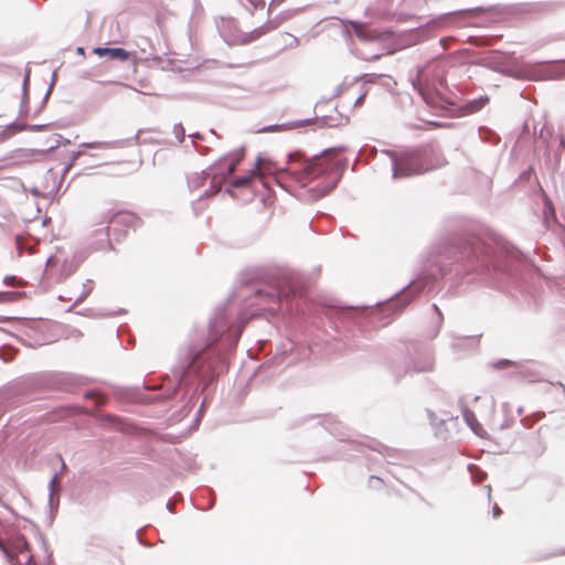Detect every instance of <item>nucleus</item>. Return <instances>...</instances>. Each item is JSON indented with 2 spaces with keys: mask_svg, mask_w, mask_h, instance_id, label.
Returning <instances> with one entry per match:
<instances>
[{
  "mask_svg": "<svg viewBox=\"0 0 565 565\" xmlns=\"http://www.w3.org/2000/svg\"><path fill=\"white\" fill-rule=\"evenodd\" d=\"M309 282L302 273L281 265L254 269L247 282L238 290L245 310L234 306L228 297L216 305L205 326H194L184 342L179 347L172 367L175 379L157 392L145 394L139 387L114 386V396L121 402H138L158 405L156 416L173 411L171 418L183 419L194 407L195 399H203L194 418L198 426L211 395L222 374L230 367L237 344L247 322L256 317L279 313L299 315L312 318L317 323H326L335 333L362 329L364 320L375 317L388 318L398 313L423 292V270L394 295L374 305L344 307L339 302L308 297Z\"/></svg>",
  "mask_w": 565,
  "mask_h": 565,
  "instance_id": "1",
  "label": "nucleus"
},
{
  "mask_svg": "<svg viewBox=\"0 0 565 565\" xmlns=\"http://www.w3.org/2000/svg\"><path fill=\"white\" fill-rule=\"evenodd\" d=\"M345 149V146L331 147L311 156L298 149L286 154L285 166H278L269 158L258 154L249 172L233 179L225 193L232 195V188H244L253 178L266 173L280 189L298 200L317 201L332 192L341 181L348 168V159L333 153L343 152Z\"/></svg>",
  "mask_w": 565,
  "mask_h": 565,
  "instance_id": "2",
  "label": "nucleus"
},
{
  "mask_svg": "<svg viewBox=\"0 0 565 565\" xmlns=\"http://www.w3.org/2000/svg\"><path fill=\"white\" fill-rule=\"evenodd\" d=\"M459 65H461L460 58L455 54H448L430 60L418 70V83L414 84V88L427 105L443 106L448 97L438 89V86L448 90L447 76L452 75Z\"/></svg>",
  "mask_w": 565,
  "mask_h": 565,
  "instance_id": "3",
  "label": "nucleus"
},
{
  "mask_svg": "<svg viewBox=\"0 0 565 565\" xmlns=\"http://www.w3.org/2000/svg\"><path fill=\"white\" fill-rule=\"evenodd\" d=\"M381 152L390 158L394 180L419 175L438 166L434 159L435 150L430 145L418 146L399 153L391 149H383Z\"/></svg>",
  "mask_w": 565,
  "mask_h": 565,
  "instance_id": "4",
  "label": "nucleus"
},
{
  "mask_svg": "<svg viewBox=\"0 0 565 565\" xmlns=\"http://www.w3.org/2000/svg\"><path fill=\"white\" fill-rule=\"evenodd\" d=\"M319 424L322 425L323 428L327 431H329L332 436L338 438L334 451L323 457V459L326 460H348L355 454H363L365 448H370L374 451L382 454L386 458L387 462L391 465H395L396 461L403 457L402 450L391 448L376 440H373L370 445L366 446L363 443L353 439H344L343 437L340 436V434H338L337 424L332 420L330 416L322 417V420Z\"/></svg>",
  "mask_w": 565,
  "mask_h": 565,
  "instance_id": "5",
  "label": "nucleus"
},
{
  "mask_svg": "<svg viewBox=\"0 0 565 565\" xmlns=\"http://www.w3.org/2000/svg\"><path fill=\"white\" fill-rule=\"evenodd\" d=\"M245 158V146L239 147L236 150L230 151L222 158L214 161L209 166L212 172V180L210 186L201 194L194 202H192V209L195 215L202 213L205 209L203 198H211L217 194L223 184L226 183L231 174L235 171L236 167Z\"/></svg>",
  "mask_w": 565,
  "mask_h": 565,
  "instance_id": "6",
  "label": "nucleus"
},
{
  "mask_svg": "<svg viewBox=\"0 0 565 565\" xmlns=\"http://www.w3.org/2000/svg\"><path fill=\"white\" fill-rule=\"evenodd\" d=\"M329 100L322 98L318 100L315 105L313 111L316 116L312 118H306L295 121L285 122L281 125L274 124L269 126H265L258 130V132H268L276 131L280 129H296L305 126H316L313 129L323 128V127H339L349 122V117L342 115L337 106H332L331 111H327V107L329 106Z\"/></svg>",
  "mask_w": 565,
  "mask_h": 565,
  "instance_id": "7",
  "label": "nucleus"
},
{
  "mask_svg": "<svg viewBox=\"0 0 565 565\" xmlns=\"http://www.w3.org/2000/svg\"><path fill=\"white\" fill-rule=\"evenodd\" d=\"M502 75L526 81H543L559 77L558 75H554L543 63L533 65L526 62H519L516 58L504 65Z\"/></svg>",
  "mask_w": 565,
  "mask_h": 565,
  "instance_id": "8",
  "label": "nucleus"
},
{
  "mask_svg": "<svg viewBox=\"0 0 565 565\" xmlns=\"http://www.w3.org/2000/svg\"><path fill=\"white\" fill-rule=\"evenodd\" d=\"M310 352L308 345L286 339L276 347L271 362L276 366H289L307 359Z\"/></svg>",
  "mask_w": 565,
  "mask_h": 565,
  "instance_id": "9",
  "label": "nucleus"
},
{
  "mask_svg": "<svg viewBox=\"0 0 565 565\" xmlns=\"http://www.w3.org/2000/svg\"><path fill=\"white\" fill-rule=\"evenodd\" d=\"M44 384L50 390L76 393L89 384V379L74 373H53L45 376Z\"/></svg>",
  "mask_w": 565,
  "mask_h": 565,
  "instance_id": "10",
  "label": "nucleus"
},
{
  "mask_svg": "<svg viewBox=\"0 0 565 565\" xmlns=\"http://www.w3.org/2000/svg\"><path fill=\"white\" fill-rule=\"evenodd\" d=\"M489 100L490 98L488 95H480L479 97L463 100L461 104L447 98L441 107L451 111L454 116L462 117L479 111L489 103Z\"/></svg>",
  "mask_w": 565,
  "mask_h": 565,
  "instance_id": "11",
  "label": "nucleus"
},
{
  "mask_svg": "<svg viewBox=\"0 0 565 565\" xmlns=\"http://www.w3.org/2000/svg\"><path fill=\"white\" fill-rule=\"evenodd\" d=\"M140 223V217L135 213L129 211H119L111 216L109 220V226H107V228H113L114 232H117L118 227L121 228L120 231L128 228L136 231Z\"/></svg>",
  "mask_w": 565,
  "mask_h": 565,
  "instance_id": "12",
  "label": "nucleus"
},
{
  "mask_svg": "<svg viewBox=\"0 0 565 565\" xmlns=\"http://www.w3.org/2000/svg\"><path fill=\"white\" fill-rule=\"evenodd\" d=\"M513 53H505L499 50H493L490 52V56L488 58L481 60L477 64L492 72L502 74L508 58L511 57Z\"/></svg>",
  "mask_w": 565,
  "mask_h": 565,
  "instance_id": "13",
  "label": "nucleus"
},
{
  "mask_svg": "<svg viewBox=\"0 0 565 565\" xmlns=\"http://www.w3.org/2000/svg\"><path fill=\"white\" fill-rule=\"evenodd\" d=\"M535 186L537 189V193L541 195L543 201V221L545 224L550 222L554 223V228L556 230V225L559 224L556 218V212L553 201L550 199L539 180L535 181Z\"/></svg>",
  "mask_w": 565,
  "mask_h": 565,
  "instance_id": "14",
  "label": "nucleus"
},
{
  "mask_svg": "<svg viewBox=\"0 0 565 565\" xmlns=\"http://www.w3.org/2000/svg\"><path fill=\"white\" fill-rule=\"evenodd\" d=\"M458 403H459L461 414L463 416L466 424L470 427V429L476 435H478L482 438H486L488 436V433L484 430L482 425L478 422L476 414L468 407L463 397H460Z\"/></svg>",
  "mask_w": 565,
  "mask_h": 565,
  "instance_id": "15",
  "label": "nucleus"
},
{
  "mask_svg": "<svg viewBox=\"0 0 565 565\" xmlns=\"http://www.w3.org/2000/svg\"><path fill=\"white\" fill-rule=\"evenodd\" d=\"M93 53L99 57H107L113 61L126 62L130 60L132 53L124 47L96 46Z\"/></svg>",
  "mask_w": 565,
  "mask_h": 565,
  "instance_id": "16",
  "label": "nucleus"
},
{
  "mask_svg": "<svg viewBox=\"0 0 565 565\" xmlns=\"http://www.w3.org/2000/svg\"><path fill=\"white\" fill-rule=\"evenodd\" d=\"M270 23H263L262 25L253 29L250 32L243 33L234 43L239 45H246L249 44L266 33L270 32L269 29Z\"/></svg>",
  "mask_w": 565,
  "mask_h": 565,
  "instance_id": "17",
  "label": "nucleus"
},
{
  "mask_svg": "<svg viewBox=\"0 0 565 565\" xmlns=\"http://www.w3.org/2000/svg\"><path fill=\"white\" fill-rule=\"evenodd\" d=\"M11 553L17 556V554H24V553H28V556L31 554L30 553V550H31V546H30V543L28 542V540L25 539L24 535H22L21 533H14L11 537H10V548ZM18 559V557H15Z\"/></svg>",
  "mask_w": 565,
  "mask_h": 565,
  "instance_id": "18",
  "label": "nucleus"
},
{
  "mask_svg": "<svg viewBox=\"0 0 565 565\" xmlns=\"http://www.w3.org/2000/svg\"><path fill=\"white\" fill-rule=\"evenodd\" d=\"M100 422L104 425H107L111 428H115L119 431L127 433L130 430L129 424L127 420L120 416L109 414V413H103L99 417Z\"/></svg>",
  "mask_w": 565,
  "mask_h": 565,
  "instance_id": "19",
  "label": "nucleus"
},
{
  "mask_svg": "<svg viewBox=\"0 0 565 565\" xmlns=\"http://www.w3.org/2000/svg\"><path fill=\"white\" fill-rule=\"evenodd\" d=\"M82 412H83V407L77 406V405L61 406V407L55 408L50 414V419L53 422H56V420H60V419H63V418H66L70 416L78 415Z\"/></svg>",
  "mask_w": 565,
  "mask_h": 565,
  "instance_id": "20",
  "label": "nucleus"
},
{
  "mask_svg": "<svg viewBox=\"0 0 565 565\" xmlns=\"http://www.w3.org/2000/svg\"><path fill=\"white\" fill-rule=\"evenodd\" d=\"M348 23L353 25V32L359 40L364 42H371L377 39V34L375 33V31L366 28L363 23L351 20H348Z\"/></svg>",
  "mask_w": 565,
  "mask_h": 565,
  "instance_id": "21",
  "label": "nucleus"
},
{
  "mask_svg": "<svg viewBox=\"0 0 565 565\" xmlns=\"http://www.w3.org/2000/svg\"><path fill=\"white\" fill-rule=\"evenodd\" d=\"M303 9H305V7H300V8L288 9V10L281 11L275 18H273V19L269 18L266 21V23H270L269 29H270V31H273V30L277 29L282 22L296 17Z\"/></svg>",
  "mask_w": 565,
  "mask_h": 565,
  "instance_id": "22",
  "label": "nucleus"
},
{
  "mask_svg": "<svg viewBox=\"0 0 565 565\" xmlns=\"http://www.w3.org/2000/svg\"><path fill=\"white\" fill-rule=\"evenodd\" d=\"M212 179L210 168L203 169L201 172H195L188 177V186L191 191L203 186L207 179Z\"/></svg>",
  "mask_w": 565,
  "mask_h": 565,
  "instance_id": "23",
  "label": "nucleus"
},
{
  "mask_svg": "<svg viewBox=\"0 0 565 565\" xmlns=\"http://www.w3.org/2000/svg\"><path fill=\"white\" fill-rule=\"evenodd\" d=\"M29 82L30 71L26 72L22 83L21 105L19 111L21 117H26L30 110Z\"/></svg>",
  "mask_w": 565,
  "mask_h": 565,
  "instance_id": "24",
  "label": "nucleus"
},
{
  "mask_svg": "<svg viewBox=\"0 0 565 565\" xmlns=\"http://www.w3.org/2000/svg\"><path fill=\"white\" fill-rule=\"evenodd\" d=\"M124 140L82 142L79 148L90 149H116L122 148Z\"/></svg>",
  "mask_w": 565,
  "mask_h": 565,
  "instance_id": "25",
  "label": "nucleus"
},
{
  "mask_svg": "<svg viewBox=\"0 0 565 565\" xmlns=\"http://www.w3.org/2000/svg\"><path fill=\"white\" fill-rule=\"evenodd\" d=\"M534 173V168L532 166L527 167L513 182V186L519 188L520 190H525L526 185L530 184Z\"/></svg>",
  "mask_w": 565,
  "mask_h": 565,
  "instance_id": "26",
  "label": "nucleus"
},
{
  "mask_svg": "<svg viewBox=\"0 0 565 565\" xmlns=\"http://www.w3.org/2000/svg\"><path fill=\"white\" fill-rule=\"evenodd\" d=\"M57 478V473H55L50 482H49V489H50V493H49V504H50V518H51V522L53 521V519L55 518V514L57 513V508H58V499L55 501V498H54V492H55V480Z\"/></svg>",
  "mask_w": 565,
  "mask_h": 565,
  "instance_id": "27",
  "label": "nucleus"
},
{
  "mask_svg": "<svg viewBox=\"0 0 565 565\" xmlns=\"http://www.w3.org/2000/svg\"><path fill=\"white\" fill-rule=\"evenodd\" d=\"M40 540L42 542V546L44 548V552L46 553V564L45 565H51L53 563V553L52 551L50 550L49 545H47V542L44 537L43 534H40ZM24 565H35L34 564V557L32 554H30L29 556H26V559H25V564Z\"/></svg>",
  "mask_w": 565,
  "mask_h": 565,
  "instance_id": "28",
  "label": "nucleus"
},
{
  "mask_svg": "<svg viewBox=\"0 0 565 565\" xmlns=\"http://www.w3.org/2000/svg\"><path fill=\"white\" fill-rule=\"evenodd\" d=\"M21 121L14 120L12 122H9L6 128L0 131V140H6L12 135L24 130V128H21Z\"/></svg>",
  "mask_w": 565,
  "mask_h": 565,
  "instance_id": "29",
  "label": "nucleus"
},
{
  "mask_svg": "<svg viewBox=\"0 0 565 565\" xmlns=\"http://www.w3.org/2000/svg\"><path fill=\"white\" fill-rule=\"evenodd\" d=\"M487 366L494 370H505L512 366H521V363L510 359H499L497 361L489 362Z\"/></svg>",
  "mask_w": 565,
  "mask_h": 565,
  "instance_id": "30",
  "label": "nucleus"
},
{
  "mask_svg": "<svg viewBox=\"0 0 565 565\" xmlns=\"http://www.w3.org/2000/svg\"><path fill=\"white\" fill-rule=\"evenodd\" d=\"M92 284H93L92 279H87L83 284V291H82V294L75 299L73 305L66 310L67 312L72 311L75 306H77L81 302H83L90 295V292L93 291Z\"/></svg>",
  "mask_w": 565,
  "mask_h": 565,
  "instance_id": "31",
  "label": "nucleus"
},
{
  "mask_svg": "<svg viewBox=\"0 0 565 565\" xmlns=\"http://www.w3.org/2000/svg\"><path fill=\"white\" fill-rule=\"evenodd\" d=\"M25 297V291H0V302H15Z\"/></svg>",
  "mask_w": 565,
  "mask_h": 565,
  "instance_id": "32",
  "label": "nucleus"
},
{
  "mask_svg": "<svg viewBox=\"0 0 565 565\" xmlns=\"http://www.w3.org/2000/svg\"><path fill=\"white\" fill-rule=\"evenodd\" d=\"M52 138L54 139V146H49L45 150H41L42 153H51L55 149H57L61 145H71V140L67 138H64L61 135H53Z\"/></svg>",
  "mask_w": 565,
  "mask_h": 565,
  "instance_id": "33",
  "label": "nucleus"
},
{
  "mask_svg": "<svg viewBox=\"0 0 565 565\" xmlns=\"http://www.w3.org/2000/svg\"><path fill=\"white\" fill-rule=\"evenodd\" d=\"M429 424L435 428L436 434H439V428L444 426L446 419L439 418L431 409H426Z\"/></svg>",
  "mask_w": 565,
  "mask_h": 565,
  "instance_id": "34",
  "label": "nucleus"
},
{
  "mask_svg": "<svg viewBox=\"0 0 565 565\" xmlns=\"http://www.w3.org/2000/svg\"><path fill=\"white\" fill-rule=\"evenodd\" d=\"M54 82H55V72L53 73V76H52V82H51V85L49 86V88L46 89L43 98H42V102L40 103V106L34 110L33 113V116H38L46 106L47 104V100L51 96V93H52V89H53V85H54Z\"/></svg>",
  "mask_w": 565,
  "mask_h": 565,
  "instance_id": "35",
  "label": "nucleus"
},
{
  "mask_svg": "<svg viewBox=\"0 0 565 565\" xmlns=\"http://www.w3.org/2000/svg\"><path fill=\"white\" fill-rule=\"evenodd\" d=\"M81 260L74 259V262L67 264L64 263L61 269V275L63 278L70 277L72 274H74L77 268L79 267Z\"/></svg>",
  "mask_w": 565,
  "mask_h": 565,
  "instance_id": "36",
  "label": "nucleus"
},
{
  "mask_svg": "<svg viewBox=\"0 0 565 565\" xmlns=\"http://www.w3.org/2000/svg\"><path fill=\"white\" fill-rule=\"evenodd\" d=\"M84 154L85 152L83 150L72 152L68 162L65 163L62 175L64 177L76 164L77 160Z\"/></svg>",
  "mask_w": 565,
  "mask_h": 565,
  "instance_id": "37",
  "label": "nucleus"
},
{
  "mask_svg": "<svg viewBox=\"0 0 565 565\" xmlns=\"http://www.w3.org/2000/svg\"><path fill=\"white\" fill-rule=\"evenodd\" d=\"M12 321H18L24 326L30 324L32 319L22 318V317H13V316H0V323H8Z\"/></svg>",
  "mask_w": 565,
  "mask_h": 565,
  "instance_id": "38",
  "label": "nucleus"
},
{
  "mask_svg": "<svg viewBox=\"0 0 565 565\" xmlns=\"http://www.w3.org/2000/svg\"><path fill=\"white\" fill-rule=\"evenodd\" d=\"M52 125H53V122H47V124H25L24 122V124H21V128H24V130H29V131H42Z\"/></svg>",
  "mask_w": 565,
  "mask_h": 565,
  "instance_id": "39",
  "label": "nucleus"
},
{
  "mask_svg": "<svg viewBox=\"0 0 565 565\" xmlns=\"http://www.w3.org/2000/svg\"><path fill=\"white\" fill-rule=\"evenodd\" d=\"M173 134L175 138L178 139L179 143H182L185 139V129L182 125V122H177L173 126Z\"/></svg>",
  "mask_w": 565,
  "mask_h": 565,
  "instance_id": "40",
  "label": "nucleus"
},
{
  "mask_svg": "<svg viewBox=\"0 0 565 565\" xmlns=\"http://www.w3.org/2000/svg\"><path fill=\"white\" fill-rule=\"evenodd\" d=\"M84 398L86 401H89V399H93V398H98V402L97 403H102L104 402L105 399V396L104 394L98 391V390H88L84 393Z\"/></svg>",
  "mask_w": 565,
  "mask_h": 565,
  "instance_id": "41",
  "label": "nucleus"
},
{
  "mask_svg": "<svg viewBox=\"0 0 565 565\" xmlns=\"http://www.w3.org/2000/svg\"><path fill=\"white\" fill-rule=\"evenodd\" d=\"M413 370L417 373L430 372V371H433V362L426 361L422 364L414 363Z\"/></svg>",
  "mask_w": 565,
  "mask_h": 565,
  "instance_id": "42",
  "label": "nucleus"
},
{
  "mask_svg": "<svg viewBox=\"0 0 565 565\" xmlns=\"http://www.w3.org/2000/svg\"><path fill=\"white\" fill-rule=\"evenodd\" d=\"M383 484V479L376 476H371L369 479V486L373 489H380Z\"/></svg>",
  "mask_w": 565,
  "mask_h": 565,
  "instance_id": "43",
  "label": "nucleus"
},
{
  "mask_svg": "<svg viewBox=\"0 0 565 565\" xmlns=\"http://www.w3.org/2000/svg\"><path fill=\"white\" fill-rule=\"evenodd\" d=\"M433 310L436 312L437 315V324H438V328H440L443 321H444V316H443V312L441 310L438 308V306L436 303H434L431 306ZM439 329H437V331L435 332L434 337H436V334L438 333Z\"/></svg>",
  "mask_w": 565,
  "mask_h": 565,
  "instance_id": "44",
  "label": "nucleus"
},
{
  "mask_svg": "<svg viewBox=\"0 0 565 565\" xmlns=\"http://www.w3.org/2000/svg\"><path fill=\"white\" fill-rule=\"evenodd\" d=\"M140 134H141V130H138L131 139L124 140V147L127 145H130L131 140H134L136 145H139L140 143Z\"/></svg>",
  "mask_w": 565,
  "mask_h": 565,
  "instance_id": "45",
  "label": "nucleus"
},
{
  "mask_svg": "<svg viewBox=\"0 0 565 565\" xmlns=\"http://www.w3.org/2000/svg\"><path fill=\"white\" fill-rule=\"evenodd\" d=\"M253 7L254 9H262L265 7V1L264 0H247Z\"/></svg>",
  "mask_w": 565,
  "mask_h": 565,
  "instance_id": "46",
  "label": "nucleus"
},
{
  "mask_svg": "<svg viewBox=\"0 0 565 565\" xmlns=\"http://www.w3.org/2000/svg\"><path fill=\"white\" fill-rule=\"evenodd\" d=\"M342 93V85H338L335 88H334V92L333 94L329 97V98H326L327 100L331 102L333 98L340 96Z\"/></svg>",
  "mask_w": 565,
  "mask_h": 565,
  "instance_id": "47",
  "label": "nucleus"
},
{
  "mask_svg": "<svg viewBox=\"0 0 565 565\" xmlns=\"http://www.w3.org/2000/svg\"><path fill=\"white\" fill-rule=\"evenodd\" d=\"M194 148H195V150H196L201 156H205V154L209 152V150H210V148H209V147H205V146H198V145H195V146H194Z\"/></svg>",
  "mask_w": 565,
  "mask_h": 565,
  "instance_id": "48",
  "label": "nucleus"
},
{
  "mask_svg": "<svg viewBox=\"0 0 565 565\" xmlns=\"http://www.w3.org/2000/svg\"><path fill=\"white\" fill-rule=\"evenodd\" d=\"M17 280V277L13 276V275H7L4 278H3V284L4 285H12L14 281Z\"/></svg>",
  "mask_w": 565,
  "mask_h": 565,
  "instance_id": "49",
  "label": "nucleus"
},
{
  "mask_svg": "<svg viewBox=\"0 0 565 565\" xmlns=\"http://www.w3.org/2000/svg\"><path fill=\"white\" fill-rule=\"evenodd\" d=\"M191 139H192V145L195 146V141L199 139V140H203V136L200 134V132H194V134H191L189 136Z\"/></svg>",
  "mask_w": 565,
  "mask_h": 565,
  "instance_id": "50",
  "label": "nucleus"
},
{
  "mask_svg": "<svg viewBox=\"0 0 565 565\" xmlns=\"http://www.w3.org/2000/svg\"><path fill=\"white\" fill-rule=\"evenodd\" d=\"M285 0H271L268 6V14L270 13L274 7L280 6Z\"/></svg>",
  "mask_w": 565,
  "mask_h": 565,
  "instance_id": "51",
  "label": "nucleus"
},
{
  "mask_svg": "<svg viewBox=\"0 0 565 565\" xmlns=\"http://www.w3.org/2000/svg\"><path fill=\"white\" fill-rule=\"evenodd\" d=\"M492 513H493V518L498 519L502 514V510L498 504H494Z\"/></svg>",
  "mask_w": 565,
  "mask_h": 565,
  "instance_id": "52",
  "label": "nucleus"
},
{
  "mask_svg": "<svg viewBox=\"0 0 565 565\" xmlns=\"http://www.w3.org/2000/svg\"><path fill=\"white\" fill-rule=\"evenodd\" d=\"M136 536H137L138 542H139L141 545H143V546H151V544H150L149 542L143 541V540L141 539V536H140V530H138V531L136 532Z\"/></svg>",
  "mask_w": 565,
  "mask_h": 565,
  "instance_id": "53",
  "label": "nucleus"
},
{
  "mask_svg": "<svg viewBox=\"0 0 565 565\" xmlns=\"http://www.w3.org/2000/svg\"><path fill=\"white\" fill-rule=\"evenodd\" d=\"M382 57V54H374L370 57H363L365 61H379Z\"/></svg>",
  "mask_w": 565,
  "mask_h": 565,
  "instance_id": "54",
  "label": "nucleus"
},
{
  "mask_svg": "<svg viewBox=\"0 0 565 565\" xmlns=\"http://www.w3.org/2000/svg\"><path fill=\"white\" fill-rule=\"evenodd\" d=\"M479 472H480V475H477V476L472 472V479H473L475 482H479L482 479L483 472L480 471V470H479Z\"/></svg>",
  "mask_w": 565,
  "mask_h": 565,
  "instance_id": "55",
  "label": "nucleus"
},
{
  "mask_svg": "<svg viewBox=\"0 0 565 565\" xmlns=\"http://www.w3.org/2000/svg\"><path fill=\"white\" fill-rule=\"evenodd\" d=\"M364 97H365V95H364V94L360 95V96L355 99V102H354V106L360 105V104L363 102Z\"/></svg>",
  "mask_w": 565,
  "mask_h": 565,
  "instance_id": "56",
  "label": "nucleus"
},
{
  "mask_svg": "<svg viewBox=\"0 0 565 565\" xmlns=\"http://www.w3.org/2000/svg\"><path fill=\"white\" fill-rule=\"evenodd\" d=\"M76 53H77L78 55H83V56H85V49H84L83 46H77V49H76Z\"/></svg>",
  "mask_w": 565,
  "mask_h": 565,
  "instance_id": "57",
  "label": "nucleus"
},
{
  "mask_svg": "<svg viewBox=\"0 0 565 565\" xmlns=\"http://www.w3.org/2000/svg\"><path fill=\"white\" fill-rule=\"evenodd\" d=\"M214 503H215V499H214V497H213V498L210 500V502H209L207 507H206V508H203V510H209V509H211V508L214 505Z\"/></svg>",
  "mask_w": 565,
  "mask_h": 565,
  "instance_id": "58",
  "label": "nucleus"
},
{
  "mask_svg": "<svg viewBox=\"0 0 565 565\" xmlns=\"http://www.w3.org/2000/svg\"><path fill=\"white\" fill-rule=\"evenodd\" d=\"M122 312H126V310L125 309H119L118 311L111 312V313H107L106 316H114V315H119V313H122Z\"/></svg>",
  "mask_w": 565,
  "mask_h": 565,
  "instance_id": "59",
  "label": "nucleus"
},
{
  "mask_svg": "<svg viewBox=\"0 0 565 565\" xmlns=\"http://www.w3.org/2000/svg\"><path fill=\"white\" fill-rule=\"evenodd\" d=\"M553 385H557V386H561L565 393V385L561 382V381H557L556 383H553Z\"/></svg>",
  "mask_w": 565,
  "mask_h": 565,
  "instance_id": "60",
  "label": "nucleus"
},
{
  "mask_svg": "<svg viewBox=\"0 0 565 565\" xmlns=\"http://www.w3.org/2000/svg\"><path fill=\"white\" fill-rule=\"evenodd\" d=\"M55 262H56V259L51 256V257L47 258L46 264L51 265L52 263H55Z\"/></svg>",
  "mask_w": 565,
  "mask_h": 565,
  "instance_id": "61",
  "label": "nucleus"
},
{
  "mask_svg": "<svg viewBox=\"0 0 565 565\" xmlns=\"http://www.w3.org/2000/svg\"><path fill=\"white\" fill-rule=\"evenodd\" d=\"M299 44V40L297 38H294L291 41V46H297Z\"/></svg>",
  "mask_w": 565,
  "mask_h": 565,
  "instance_id": "62",
  "label": "nucleus"
},
{
  "mask_svg": "<svg viewBox=\"0 0 565 565\" xmlns=\"http://www.w3.org/2000/svg\"><path fill=\"white\" fill-rule=\"evenodd\" d=\"M427 32H428V28H427V26H424V28L420 30V33H424V36H427Z\"/></svg>",
  "mask_w": 565,
  "mask_h": 565,
  "instance_id": "63",
  "label": "nucleus"
},
{
  "mask_svg": "<svg viewBox=\"0 0 565 565\" xmlns=\"http://www.w3.org/2000/svg\"><path fill=\"white\" fill-rule=\"evenodd\" d=\"M166 505H167V509H168L170 512H172V507H171L170 501H168Z\"/></svg>",
  "mask_w": 565,
  "mask_h": 565,
  "instance_id": "64",
  "label": "nucleus"
}]
</instances>
